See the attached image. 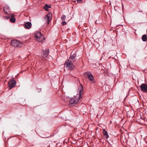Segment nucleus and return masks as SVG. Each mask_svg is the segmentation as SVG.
<instances>
[{"label": "nucleus", "mask_w": 147, "mask_h": 147, "mask_svg": "<svg viewBox=\"0 0 147 147\" xmlns=\"http://www.w3.org/2000/svg\"><path fill=\"white\" fill-rule=\"evenodd\" d=\"M66 19V16L64 15H63L61 17V19L62 20H64Z\"/></svg>", "instance_id": "17"}, {"label": "nucleus", "mask_w": 147, "mask_h": 147, "mask_svg": "<svg viewBox=\"0 0 147 147\" xmlns=\"http://www.w3.org/2000/svg\"><path fill=\"white\" fill-rule=\"evenodd\" d=\"M84 74L88 78L90 81H93L94 79V77L90 72H86Z\"/></svg>", "instance_id": "6"}, {"label": "nucleus", "mask_w": 147, "mask_h": 147, "mask_svg": "<svg viewBox=\"0 0 147 147\" xmlns=\"http://www.w3.org/2000/svg\"><path fill=\"white\" fill-rule=\"evenodd\" d=\"M82 1V0H77V2L78 3L81 2Z\"/></svg>", "instance_id": "21"}, {"label": "nucleus", "mask_w": 147, "mask_h": 147, "mask_svg": "<svg viewBox=\"0 0 147 147\" xmlns=\"http://www.w3.org/2000/svg\"><path fill=\"white\" fill-rule=\"evenodd\" d=\"M32 24L30 22H27L25 24V28L27 29H29L31 28Z\"/></svg>", "instance_id": "10"}, {"label": "nucleus", "mask_w": 147, "mask_h": 147, "mask_svg": "<svg viewBox=\"0 0 147 147\" xmlns=\"http://www.w3.org/2000/svg\"><path fill=\"white\" fill-rule=\"evenodd\" d=\"M15 16V15L13 14L11 16V18H14Z\"/></svg>", "instance_id": "20"}, {"label": "nucleus", "mask_w": 147, "mask_h": 147, "mask_svg": "<svg viewBox=\"0 0 147 147\" xmlns=\"http://www.w3.org/2000/svg\"><path fill=\"white\" fill-rule=\"evenodd\" d=\"M78 90L79 91V94H77L74 98H72L69 101V105L77 104L82 98V96L83 94V86L82 84H81V86L79 88Z\"/></svg>", "instance_id": "1"}, {"label": "nucleus", "mask_w": 147, "mask_h": 147, "mask_svg": "<svg viewBox=\"0 0 147 147\" xmlns=\"http://www.w3.org/2000/svg\"><path fill=\"white\" fill-rule=\"evenodd\" d=\"M65 65L67 67H68L70 70L73 69L74 67L73 63L70 60H68L66 61L65 64Z\"/></svg>", "instance_id": "5"}, {"label": "nucleus", "mask_w": 147, "mask_h": 147, "mask_svg": "<svg viewBox=\"0 0 147 147\" xmlns=\"http://www.w3.org/2000/svg\"><path fill=\"white\" fill-rule=\"evenodd\" d=\"M61 24H62V25L63 26V25H66L67 24V23L65 21H63L61 22Z\"/></svg>", "instance_id": "18"}, {"label": "nucleus", "mask_w": 147, "mask_h": 147, "mask_svg": "<svg viewBox=\"0 0 147 147\" xmlns=\"http://www.w3.org/2000/svg\"><path fill=\"white\" fill-rule=\"evenodd\" d=\"M52 18V14L50 12L46 15L45 19L47 20V23L48 24H49L50 21L51 20Z\"/></svg>", "instance_id": "8"}, {"label": "nucleus", "mask_w": 147, "mask_h": 147, "mask_svg": "<svg viewBox=\"0 0 147 147\" xmlns=\"http://www.w3.org/2000/svg\"><path fill=\"white\" fill-rule=\"evenodd\" d=\"M35 36L36 40L42 43L45 39V38L42 35L40 32H37L35 35Z\"/></svg>", "instance_id": "2"}, {"label": "nucleus", "mask_w": 147, "mask_h": 147, "mask_svg": "<svg viewBox=\"0 0 147 147\" xmlns=\"http://www.w3.org/2000/svg\"><path fill=\"white\" fill-rule=\"evenodd\" d=\"M4 17L6 19H8L9 18V16H5Z\"/></svg>", "instance_id": "19"}, {"label": "nucleus", "mask_w": 147, "mask_h": 147, "mask_svg": "<svg viewBox=\"0 0 147 147\" xmlns=\"http://www.w3.org/2000/svg\"><path fill=\"white\" fill-rule=\"evenodd\" d=\"M3 9L5 13H7V12L9 11V8L8 7H5Z\"/></svg>", "instance_id": "15"}, {"label": "nucleus", "mask_w": 147, "mask_h": 147, "mask_svg": "<svg viewBox=\"0 0 147 147\" xmlns=\"http://www.w3.org/2000/svg\"><path fill=\"white\" fill-rule=\"evenodd\" d=\"M102 133L104 138L107 139L109 138V135L108 134L107 132L106 131L105 129H102Z\"/></svg>", "instance_id": "11"}, {"label": "nucleus", "mask_w": 147, "mask_h": 147, "mask_svg": "<svg viewBox=\"0 0 147 147\" xmlns=\"http://www.w3.org/2000/svg\"><path fill=\"white\" fill-rule=\"evenodd\" d=\"M11 45L15 47H21L23 46V43L20 42L16 40H13L11 42Z\"/></svg>", "instance_id": "3"}, {"label": "nucleus", "mask_w": 147, "mask_h": 147, "mask_svg": "<svg viewBox=\"0 0 147 147\" xmlns=\"http://www.w3.org/2000/svg\"><path fill=\"white\" fill-rule=\"evenodd\" d=\"M51 5L49 6L47 4H46L43 7V9L45 10L46 11L49 10L48 8H51Z\"/></svg>", "instance_id": "13"}, {"label": "nucleus", "mask_w": 147, "mask_h": 147, "mask_svg": "<svg viewBox=\"0 0 147 147\" xmlns=\"http://www.w3.org/2000/svg\"><path fill=\"white\" fill-rule=\"evenodd\" d=\"M140 88L142 91L144 92H147V85L144 83L142 84L140 86Z\"/></svg>", "instance_id": "9"}, {"label": "nucleus", "mask_w": 147, "mask_h": 147, "mask_svg": "<svg viewBox=\"0 0 147 147\" xmlns=\"http://www.w3.org/2000/svg\"><path fill=\"white\" fill-rule=\"evenodd\" d=\"M16 19L15 18H11L10 19V21L13 23H14L16 22Z\"/></svg>", "instance_id": "16"}, {"label": "nucleus", "mask_w": 147, "mask_h": 147, "mask_svg": "<svg viewBox=\"0 0 147 147\" xmlns=\"http://www.w3.org/2000/svg\"><path fill=\"white\" fill-rule=\"evenodd\" d=\"M49 52V49H46L45 50H43L41 53V55L43 58H46L47 57Z\"/></svg>", "instance_id": "7"}, {"label": "nucleus", "mask_w": 147, "mask_h": 147, "mask_svg": "<svg viewBox=\"0 0 147 147\" xmlns=\"http://www.w3.org/2000/svg\"><path fill=\"white\" fill-rule=\"evenodd\" d=\"M76 54L75 53H74L72 54L71 53V56L69 57V59L71 60H73L76 57Z\"/></svg>", "instance_id": "12"}, {"label": "nucleus", "mask_w": 147, "mask_h": 147, "mask_svg": "<svg viewBox=\"0 0 147 147\" xmlns=\"http://www.w3.org/2000/svg\"><path fill=\"white\" fill-rule=\"evenodd\" d=\"M16 82L14 80L13 78L11 79L8 83V86L9 89H11L13 88L15 86L16 84Z\"/></svg>", "instance_id": "4"}, {"label": "nucleus", "mask_w": 147, "mask_h": 147, "mask_svg": "<svg viewBox=\"0 0 147 147\" xmlns=\"http://www.w3.org/2000/svg\"><path fill=\"white\" fill-rule=\"evenodd\" d=\"M142 40L144 42L146 41L147 40V36L146 34L143 35L142 36Z\"/></svg>", "instance_id": "14"}]
</instances>
